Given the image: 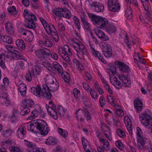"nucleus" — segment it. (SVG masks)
<instances>
[{
  "label": "nucleus",
  "mask_w": 152,
  "mask_h": 152,
  "mask_svg": "<svg viewBox=\"0 0 152 152\" xmlns=\"http://www.w3.org/2000/svg\"><path fill=\"white\" fill-rule=\"evenodd\" d=\"M66 111V109L64 108L61 106L59 105L57 107V114L59 117H63Z\"/></svg>",
  "instance_id": "obj_41"
},
{
  "label": "nucleus",
  "mask_w": 152,
  "mask_h": 152,
  "mask_svg": "<svg viewBox=\"0 0 152 152\" xmlns=\"http://www.w3.org/2000/svg\"><path fill=\"white\" fill-rule=\"evenodd\" d=\"M34 104V102L32 100L26 99L23 101L22 106L23 107L27 108L31 107Z\"/></svg>",
  "instance_id": "obj_34"
},
{
  "label": "nucleus",
  "mask_w": 152,
  "mask_h": 152,
  "mask_svg": "<svg viewBox=\"0 0 152 152\" xmlns=\"http://www.w3.org/2000/svg\"><path fill=\"white\" fill-rule=\"evenodd\" d=\"M115 64L119 67L122 72L128 73L130 71L129 68L124 62L117 61L115 62Z\"/></svg>",
  "instance_id": "obj_15"
},
{
  "label": "nucleus",
  "mask_w": 152,
  "mask_h": 152,
  "mask_svg": "<svg viewBox=\"0 0 152 152\" xmlns=\"http://www.w3.org/2000/svg\"><path fill=\"white\" fill-rule=\"evenodd\" d=\"M9 149L11 152H22L19 148L16 147H11Z\"/></svg>",
  "instance_id": "obj_63"
},
{
  "label": "nucleus",
  "mask_w": 152,
  "mask_h": 152,
  "mask_svg": "<svg viewBox=\"0 0 152 152\" xmlns=\"http://www.w3.org/2000/svg\"><path fill=\"white\" fill-rule=\"evenodd\" d=\"M58 51L59 54L65 61H63L62 63L64 66L66 68L67 66V64H69L70 62L69 56H72V55L70 48L67 45H65L63 47L58 48Z\"/></svg>",
  "instance_id": "obj_3"
},
{
  "label": "nucleus",
  "mask_w": 152,
  "mask_h": 152,
  "mask_svg": "<svg viewBox=\"0 0 152 152\" xmlns=\"http://www.w3.org/2000/svg\"><path fill=\"white\" fill-rule=\"evenodd\" d=\"M51 107L46 104V107L49 114L55 120H57L58 118L57 112L56 111V106L55 104H52Z\"/></svg>",
  "instance_id": "obj_10"
},
{
  "label": "nucleus",
  "mask_w": 152,
  "mask_h": 152,
  "mask_svg": "<svg viewBox=\"0 0 152 152\" xmlns=\"http://www.w3.org/2000/svg\"><path fill=\"white\" fill-rule=\"evenodd\" d=\"M61 15L60 16L61 17H63L67 19H69L71 17V15L70 14V11L69 10L66 9H62Z\"/></svg>",
  "instance_id": "obj_44"
},
{
  "label": "nucleus",
  "mask_w": 152,
  "mask_h": 152,
  "mask_svg": "<svg viewBox=\"0 0 152 152\" xmlns=\"http://www.w3.org/2000/svg\"><path fill=\"white\" fill-rule=\"evenodd\" d=\"M61 15L60 16L61 17H63L67 19H69L71 17V15L70 14V11L69 10L66 9H62Z\"/></svg>",
  "instance_id": "obj_43"
},
{
  "label": "nucleus",
  "mask_w": 152,
  "mask_h": 152,
  "mask_svg": "<svg viewBox=\"0 0 152 152\" xmlns=\"http://www.w3.org/2000/svg\"><path fill=\"white\" fill-rule=\"evenodd\" d=\"M34 126L36 129L39 131L41 134L44 136L47 135L48 133L49 129L46 123L42 120H37L35 121Z\"/></svg>",
  "instance_id": "obj_4"
},
{
  "label": "nucleus",
  "mask_w": 152,
  "mask_h": 152,
  "mask_svg": "<svg viewBox=\"0 0 152 152\" xmlns=\"http://www.w3.org/2000/svg\"><path fill=\"white\" fill-rule=\"evenodd\" d=\"M32 71H33V75H34V72L35 73L36 75H39L40 74V73L41 72L40 67L39 66H35V69L34 71L33 70Z\"/></svg>",
  "instance_id": "obj_62"
},
{
  "label": "nucleus",
  "mask_w": 152,
  "mask_h": 152,
  "mask_svg": "<svg viewBox=\"0 0 152 152\" xmlns=\"http://www.w3.org/2000/svg\"><path fill=\"white\" fill-rule=\"evenodd\" d=\"M139 117L142 124L146 127L151 128L152 126V117L148 114L145 113L139 114Z\"/></svg>",
  "instance_id": "obj_5"
},
{
  "label": "nucleus",
  "mask_w": 152,
  "mask_h": 152,
  "mask_svg": "<svg viewBox=\"0 0 152 152\" xmlns=\"http://www.w3.org/2000/svg\"><path fill=\"white\" fill-rule=\"evenodd\" d=\"M73 61L74 64H75L76 66V67L78 70H84V67L79 60L75 58L73 59Z\"/></svg>",
  "instance_id": "obj_45"
},
{
  "label": "nucleus",
  "mask_w": 152,
  "mask_h": 152,
  "mask_svg": "<svg viewBox=\"0 0 152 152\" xmlns=\"http://www.w3.org/2000/svg\"><path fill=\"white\" fill-rule=\"evenodd\" d=\"M15 44L18 48L19 50H24L26 48V45L24 41L21 39L16 40Z\"/></svg>",
  "instance_id": "obj_25"
},
{
  "label": "nucleus",
  "mask_w": 152,
  "mask_h": 152,
  "mask_svg": "<svg viewBox=\"0 0 152 152\" xmlns=\"http://www.w3.org/2000/svg\"><path fill=\"white\" fill-rule=\"evenodd\" d=\"M31 92L35 95L40 97L42 94V91L39 86L37 85L35 87H32L31 88Z\"/></svg>",
  "instance_id": "obj_19"
},
{
  "label": "nucleus",
  "mask_w": 152,
  "mask_h": 152,
  "mask_svg": "<svg viewBox=\"0 0 152 152\" xmlns=\"http://www.w3.org/2000/svg\"><path fill=\"white\" fill-rule=\"evenodd\" d=\"M110 79L111 83L117 88L120 89L122 87L121 82L114 75L110 76Z\"/></svg>",
  "instance_id": "obj_17"
},
{
  "label": "nucleus",
  "mask_w": 152,
  "mask_h": 152,
  "mask_svg": "<svg viewBox=\"0 0 152 152\" xmlns=\"http://www.w3.org/2000/svg\"><path fill=\"white\" fill-rule=\"evenodd\" d=\"M62 8H54L52 10L53 12L55 14L58 16L60 17L61 15V13L62 12Z\"/></svg>",
  "instance_id": "obj_55"
},
{
  "label": "nucleus",
  "mask_w": 152,
  "mask_h": 152,
  "mask_svg": "<svg viewBox=\"0 0 152 152\" xmlns=\"http://www.w3.org/2000/svg\"><path fill=\"white\" fill-rule=\"evenodd\" d=\"M73 94L76 100H79L80 96V91L76 88H74L73 90Z\"/></svg>",
  "instance_id": "obj_52"
},
{
  "label": "nucleus",
  "mask_w": 152,
  "mask_h": 152,
  "mask_svg": "<svg viewBox=\"0 0 152 152\" xmlns=\"http://www.w3.org/2000/svg\"><path fill=\"white\" fill-rule=\"evenodd\" d=\"M90 93L92 98L94 99H97L98 94H97L96 92L95 91L91 89Z\"/></svg>",
  "instance_id": "obj_64"
},
{
  "label": "nucleus",
  "mask_w": 152,
  "mask_h": 152,
  "mask_svg": "<svg viewBox=\"0 0 152 152\" xmlns=\"http://www.w3.org/2000/svg\"><path fill=\"white\" fill-rule=\"evenodd\" d=\"M23 108L21 111L20 114L23 115H25L27 114L30 112V110L29 108L23 107Z\"/></svg>",
  "instance_id": "obj_59"
},
{
  "label": "nucleus",
  "mask_w": 152,
  "mask_h": 152,
  "mask_svg": "<svg viewBox=\"0 0 152 152\" xmlns=\"http://www.w3.org/2000/svg\"><path fill=\"white\" fill-rule=\"evenodd\" d=\"M34 54L36 57L41 61H45L50 56V51L48 49L44 48L43 49L35 51Z\"/></svg>",
  "instance_id": "obj_7"
},
{
  "label": "nucleus",
  "mask_w": 152,
  "mask_h": 152,
  "mask_svg": "<svg viewBox=\"0 0 152 152\" xmlns=\"http://www.w3.org/2000/svg\"><path fill=\"white\" fill-rule=\"evenodd\" d=\"M5 28L8 34H13V27L10 23H7L5 24Z\"/></svg>",
  "instance_id": "obj_40"
},
{
  "label": "nucleus",
  "mask_w": 152,
  "mask_h": 152,
  "mask_svg": "<svg viewBox=\"0 0 152 152\" xmlns=\"http://www.w3.org/2000/svg\"><path fill=\"white\" fill-rule=\"evenodd\" d=\"M107 99L108 102L113 106L115 107V108L119 107V106L118 105L115 104V99L113 98V96L110 95H107Z\"/></svg>",
  "instance_id": "obj_42"
},
{
  "label": "nucleus",
  "mask_w": 152,
  "mask_h": 152,
  "mask_svg": "<svg viewBox=\"0 0 152 152\" xmlns=\"http://www.w3.org/2000/svg\"><path fill=\"white\" fill-rule=\"evenodd\" d=\"M95 33L98 37L104 40H107L109 38L107 36L105 35V34L101 30H97L96 31Z\"/></svg>",
  "instance_id": "obj_26"
},
{
  "label": "nucleus",
  "mask_w": 152,
  "mask_h": 152,
  "mask_svg": "<svg viewBox=\"0 0 152 152\" xmlns=\"http://www.w3.org/2000/svg\"><path fill=\"white\" fill-rule=\"evenodd\" d=\"M53 67L54 72H57L58 74L60 75L64 71H63L61 66L57 62H53Z\"/></svg>",
  "instance_id": "obj_23"
},
{
  "label": "nucleus",
  "mask_w": 152,
  "mask_h": 152,
  "mask_svg": "<svg viewBox=\"0 0 152 152\" xmlns=\"http://www.w3.org/2000/svg\"><path fill=\"white\" fill-rule=\"evenodd\" d=\"M45 143L48 145H55L57 143V141L56 139L50 136L48 137Z\"/></svg>",
  "instance_id": "obj_39"
},
{
  "label": "nucleus",
  "mask_w": 152,
  "mask_h": 152,
  "mask_svg": "<svg viewBox=\"0 0 152 152\" xmlns=\"http://www.w3.org/2000/svg\"><path fill=\"white\" fill-rule=\"evenodd\" d=\"M102 49V52L106 57H110L112 54V50L111 46L108 44H104Z\"/></svg>",
  "instance_id": "obj_11"
},
{
  "label": "nucleus",
  "mask_w": 152,
  "mask_h": 152,
  "mask_svg": "<svg viewBox=\"0 0 152 152\" xmlns=\"http://www.w3.org/2000/svg\"><path fill=\"white\" fill-rule=\"evenodd\" d=\"M110 33H113L116 31V29L115 26L112 25H107L104 29Z\"/></svg>",
  "instance_id": "obj_47"
},
{
  "label": "nucleus",
  "mask_w": 152,
  "mask_h": 152,
  "mask_svg": "<svg viewBox=\"0 0 152 152\" xmlns=\"http://www.w3.org/2000/svg\"><path fill=\"white\" fill-rule=\"evenodd\" d=\"M88 15L93 23L100 28L104 29L108 23V20L104 18L91 13Z\"/></svg>",
  "instance_id": "obj_1"
},
{
  "label": "nucleus",
  "mask_w": 152,
  "mask_h": 152,
  "mask_svg": "<svg viewBox=\"0 0 152 152\" xmlns=\"http://www.w3.org/2000/svg\"><path fill=\"white\" fill-rule=\"evenodd\" d=\"M35 121H34L33 122L30 124H28L27 127L28 129L31 132H34V131H36L35 130L36 129V127L34 126L35 124Z\"/></svg>",
  "instance_id": "obj_54"
},
{
  "label": "nucleus",
  "mask_w": 152,
  "mask_h": 152,
  "mask_svg": "<svg viewBox=\"0 0 152 152\" xmlns=\"http://www.w3.org/2000/svg\"><path fill=\"white\" fill-rule=\"evenodd\" d=\"M58 132L63 137L65 138L67 135V132L61 128H58Z\"/></svg>",
  "instance_id": "obj_56"
},
{
  "label": "nucleus",
  "mask_w": 152,
  "mask_h": 152,
  "mask_svg": "<svg viewBox=\"0 0 152 152\" xmlns=\"http://www.w3.org/2000/svg\"><path fill=\"white\" fill-rule=\"evenodd\" d=\"M125 122L126 126L129 132V134L130 135H132V126L130 120L129 118H128L127 120H126L125 118Z\"/></svg>",
  "instance_id": "obj_38"
},
{
  "label": "nucleus",
  "mask_w": 152,
  "mask_h": 152,
  "mask_svg": "<svg viewBox=\"0 0 152 152\" xmlns=\"http://www.w3.org/2000/svg\"><path fill=\"white\" fill-rule=\"evenodd\" d=\"M84 114V116L86 118L87 121H89L91 119V116L90 113L89 112L88 110L86 108H83L81 109Z\"/></svg>",
  "instance_id": "obj_48"
},
{
  "label": "nucleus",
  "mask_w": 152,
  "mask_h": 152,
  "mask_svg": "<svg viewBox=\"0 0 152 152\" xmlns=\"http://www.w3.org/2000/svg\"><path fill=\"white\" fill-rule=\"evenodd\" d=\"M91 7L94 8V11L97 12H102L104 9V5L99 2L94 1L91 4Z\"/></svg>",
  "instance_id": "obj_12"
},
{
  "label": "nucleus",
  "mask_w": 152,
  "mask_h": 152,
  "mask_svg": "<svg viewBox=\"0 0 152 152\" xmlns=\"http://www.w3.org/2000/svg\"><path fill=\"white\" fill-rule=\"evenodd\" d=\"M46 86H49L57 81L56 78L51 74L47 75L46 77Z\"/></svg>",
  "instance_id": "obj_27"
},
{
  "label": "nucleus",
  "mask_w": 152,
  "mask_h": 152,
  "mask_svg": "<svg viewBox=\"0 0 152 152\" xmlns=\"http://www.w3.org/2000/svg\"><path fill=\"white\" fill-rule=\"evenodd\" d=\"M80 19L86 30H88L90 29V24L88 22L85 15L82 14L80 16Z\"/></svg>",
  "instance_id": "obj_22"
},
{
  "label": "nucleus",
  "mask_w": 152,
  "mask_h": 152,
  "mask_svg": "<svg viewBox=\"0 0 152 152\" xmlns=\"http://www.w3.org/2000/svg\"><path fill=\"white\" fill-rule=\"evenodd\" d=\"M42 86V95L45 100H50L52 96V94L49 91L50 90L48 89L46 84H43Z\"/></svg>",
  "instance_id": "obj_14"
},
{
  "label": "nucleus",
  "mask_w": 152,
  "mask_h": 152,
  "mask_svg": "<svg viewBox=\"0 0 152 152\" xmlns=\"http://www.w3.org/2000/svg\"><path fill=\"white\" fill-rule=\"evenodd\" d=\"M18 90L21 95L23 97H24L26 92V85L23 83H20L19 86Z\"/></svg>",
  "instance_id": "obj_29"
},
{
  "label": "nucleus",
  "mask_w": 152,
  "mask_h": 152,
  "mask_svg": "<svg viewBox=\"0 0 152 152\" xmlns=\"http://www.w3.org/2000/svg\"><path fill=\"white\" fill-rule=\"evenodd\" d=\"M41 44L43 45L48 47L52 46V39L50 37L45 35L43 36V40L41 41Z\"/></svg>",
  "instance_id": "obj_16"
},
{
  "label": "nucleus",
  "mask_w": 152,
  "mask_h": 152,
  "mask_svg": "<svg viewBox=\"0 0 152 152\" xmlns=\"http://www.w3.org/2000/svg\"><path fill=\"white\" fill-rule=\"evenodd\" d=\"M60 75L66 83L69 82L70 77L69 75L66 72L64 71Z\"/></svg>",
  "instance_id": "obj_46"
},
{
  "label": "nucleus",
  "mask_w": 152,
  "mask_h": 152,
  "mask_svg": "<svg viewBox=\"0 0 152 152\" xmlns=\"http://www.w3.org/2000/svg\"><path fill=\"white\" fill-rule=\"evenodd\" d=\"M99 142L100 143H103V147L105 150L108 151L110 150V144L108 140L104 139H101V137H100Z\"/></svg>",
  "instance_id": "obj_30"
},
{
  "label": "nucleus",
  "mask_w": 152,
  "mask_h": 152,
  "mask_svg": "<svg viewBox=\"0 0 152 152\" xmlns=\"http://www.w3.org/2000/svg\"><path fill=\"white\" fill-rule=\"evenodd\" d=\"M134 107L137 112H138L142 109L143 104L140 100H135L134 102Z\"/></svg>",
  "instance_id": "obj_31"
},
{
  "label": "nucleus",
  "mask_w": 152,
  "mask_h": 152,
  "mask_svg": "<svg viewBox=\"0 0 152 152\" xmlns=\"http://www.w3.org/2000/svg\"><path fill=\"white\" fill-rule=\"evenodd\" d=\"M46 86L48 89L50 91H56L58 89L59 86V83L57 81H56L49 86Z\"/></svg>",
  "instance_id": "obj_36"
},
{
  "label": "nucleus",
  "mask_w": 152,
  "mask_h": 152,
  "mask_svg": "<svg viewBox=\"0 0 152 152\" xmlns=\"http://www.w3.org/2000/svg\"><path fill=\"white\" fill-rule=\"evenodd\" d=\"M37 20V18L35 20L31 19H26V23L24 25L28 28L32 29L35 28L36 27V25L34 21H36Z\"/></svg>",
  "instance_id": "obj_20"
},
{
  "label": "nucleus",
  "mask_w": 152,
  "mask_h": 152,
  "mask_svg": "<svg viewBox=\"0 0 152 152\" xmlns=\"http://www.w3.org/2000/svg\"><path fill=\"white\" fill-rule=\"evenodd\" d=\"M25 38L26 41L28 42H30L32 41L34 38L33 33L29 31L25 36Z\"/></svg>",
  "instance_id": "obj_50"
},
{
  "label": "nucleus",
  "mask_w": 152,
  "mask_h": 152,
  "mask_svg": "<svg viewBox=\"0 0 152 152\" xmlns=\"http://www.w3.org/2000/svg\"><path fill=\"white\" fill-rule=\"evenodd\" d=\"M25 144L30 149L28 152H45V149L44 148H37L35 144L32 142L24 140Z\"/></svg>",
  "instance_id": "obj_9"
},
{
  "label": "nucleus",
  "mask_w": 152,
  "mask_h": 152,
  "mask_svg": "<svg viewBox=\"0 0 152 152\" xmlns=\"http://www.w3.org/2000/svg\"><path fill=\"white\" fill-rule=\"evenodd\" d=\"M69 44L75 51V53L79 57H84L87 56V50L85 45L81 42H75L72 39Z\"/></svg>",
  "instance_id": "obj_2"
},
{
  "label": "nucleus",
  "mask_w": 152,
  "mask_h": 152,
  "mask_svg": "<svg viewBox=\"0 0 152 152\" xmlns=\"http://www.w3.org/2000/svg\"><path fill=\"white\" fill-rule=\"evenodd\" d=\"M26 128L23 125H21L19 127L18 131V135L20 138L23 139L26 136Z\"/></svg>",
  "instance_id": "obj_18"
},
{
  "label": "nucleus",
  "mask_w": 152,
  "mask_h": 152,
  "mask_svg": "<svg viewBox=\"0 0 152 152\" xmlns=\"http://www.w3.org/2000/svg\"><path fill=\"white\" fill-rule=\"evenodd\" d=\"M4 61V56L0 54V66L4 69L6 67Z\"/></svg>",
  "instance_id": "obj_58"
},
{
  "label": "nucleus",
  "mask_w": 152,
  "mask_h": 152,
  "mask_svg": "<svg viewBox=\"0 0 152 152\" xmlns=\"http://www.w3.org/2000/svg\"><path fill=\"white\" fill-rule=\"evenodd\" d=\"M21 52L19 51H16L13 53L12 55L13 57H15L16 58L18 59H23V57L20 55L21 54Z\"/></svg>",
  "instance_id": "obj_60"
},
{
  "label": "nucleus",
  "mask_w": 152,
  "mask_h": 152,
  "mask_svg": "<svg viewBox=\"0 0 152 152\" xmlns=\"http://www.w3.org/2000/svg\"><path fill=\"white\" fill-rule=\"evenodd\" d=\"M107 5L108 9L111 12H118L120 9L118 0H109Z\"/></svg>",
  "instance_id": "obj_8"
},
{
  "label": "nucleus",
  "mask_w": 152,
  "mask_h": 152,
  "mask_svg": "<svg viewBox=\"0 0 152 152\" xmlns=\"http://www.w3.org/2000/svg\"><path fill=\"white\" fill-rule=\"evenodd\" d=\"M13 132L12 130L10 129H9L6 130L3 132V134L5 137H8L11 135Z\"/></svg>",
  "instance_id": "obj_61"
},
{
  "label": "nucleus",
  "mask_w": 152,
  "mask_h": 152,
  "mask_svg": "<svg viewBox=\"0 0 152 152\" xmlns=\"http://www.w3.org/2000/svg\"><path fill=\"white\" fill-rule=\"evenodd\" d=\"M7 11L11 15H16L17 13L15 7L14 6L8 7L7 8Z\"/></svg>",
  "instance_id": "obj_51"
},
{
  "label": "nucleus",
  "mask_w": 152,
  "mask_h": 152,
  "mask_svg": "<svg viewBox=\"0 0 152 152\" xmlns=\"http://www.w3.org/2000/svg\"><path fill=\"white\" fill-rule=\"evenodd\" d=\"M118 77L121 81L123 83L125 84V86L129 87V84L131 83L129 78L123 75H118Z\"/></svg>",
  "instance_id": "obj_21"
},
{
  "label": "nucleus",
  "mask_w": 152,
  "mask_h": 152,
  "mask_svg": "<svg viewBox=\"0 0 152 152\" xmlns=\"http://www.w3.org/2000/svg\"><path fill=\"white\" fill-rule=\"evenodd\" d=\"M39 112H40L41 113V114H42V112L41 111V110H39V111L36 110L33 111L31 112V115L28 118V119L31 120L35 119L38 116V114L39 113ZM45 115V113H43V114H42V116L43 117H44Z\"/></svg>",
  "instance_id": "obj_28"
},
{
  "label": "nucleus",
  "mask_w": 152,
  "mask_h": 152,
  "mask_svg": "<svg viewBox=\"0 0 152 152\" xmlns=\"http://www.w3.org/2000/svg\"><path fill=\"white\" fill-rule=\"evenodd\" d=\"M125 15L128 18H131L132 15V12L130 7L127 8L125 11Z\"/></svg>",
  "instance_id": "obj_57"
},
{
  "label": "nucleus",
  "mask_w": 152,
  "mask_h": 152,
  "mask_svg": "<svg viewBox=\"0 0 152 152\" xmlns=\"http://www.w3.org/2000/svg\"><path fill=\"white\" fill-rule=\"evenodd\" d=\"M148 1H143L142 0V2L143 4V7L145 11V17L147 19V20L148 21H151L152 19L151 18V15L150 13L149 8L148 6Z\"/></svg>",
  "instance_id": "obj_13"
},
{
  "label": "nucleus",
  "mask_w": 152,
  "mask_h": 152,
  "mask_svg": "<svg viewBox=\"0 0 152 152\" xmlns=\"http://www.w3.org/2000/svg\"><path fill=\"white\" fill-rule=\"evenodd\" d=\"M72 19L74 21V24L79 30L80 28V20L79 19L75 16H74Z\"/></svg>",
  "instance_id": "obj_53"
},
{
  "label": "nucleus",
  "mask_w": 152,
  "mask_h": 152,
  "mask_svg": "<svg viewBox=\"0 0 152 152\" xmlns=\"http://www.w3.org/2000/svg\"><path fill=\"white\" fill-rule=\"evenodd\" d=\"M45 28L49 35H50L56 31L54 26L51 23L48 24Z\"/></svg>",
  "instance_id": "obj_32"
},
{
  "label": "nucleus",
  "mask_w": 152,
  "mask_h": 152,
  "mask_svg": "<svg viewBox=\"0 0 152 152\" xmlns=\"http://www.w3.org/2000/svg\"><path fill=\"white\" fill-rule=\"evenodd\" d=\"M0 39H1L4 42L6 43L11 44L13 42V40L11 37L9 36L3 35L0 33Z\"/></svg>",
  "instance_id": "obj_37"
},
{
  "label": "nucleus",
  "mask_w": 152,
  "mask_h": 152,
  "mask_svg": "<svg viewBox=\"0 0 152 152\" xmlns=\"http://www.w3.org/2000/svg\"><path fill=\"white\" fill-rule=\"evenodd\" d=\"M90 49L91 50L92 54L95 57H97L102 62H103L104 59L99 53L97 51H96L95 49L93 48L91 44L90 45Z\"/></svg>",
  "instance_id": "obj_33"
},
{
  "label": "nucleus",
  "mask_w": 152,
  "mask_h": 152,
  "mask_svg": "<svg viewBox=\"0 0 152 152\" xmlns=\"http://www.w3.org/2000/svg\"><path fill=\"white\" fill-rule=\"evenodd\" d=\"M137 129L138 147L140 149L142 150L144 149L145 148V145L148 142L149 140L146 138H143L142 136V132L140 127H137Z\"/></svg>",
  "instance_id": "obj_6"
},
{
  "label": "nucleus",
  "mask_w": 152,
  "mask_h": 152,
  "mask_svg": "<svg viewBox=\"0 0 152 152\" xmlns=\"http://www.w3.org/2000/svg\"><path fill=\"white\" fill-rule=\"evenodd\" d=\"M2 98L4 99V104L6 106H8L10 104V102L8 96L6 94H3Z\"/></svg>",
  "instance_id": "obj_49"
},
{
  "label": "nucleus",
  "mask_w": 152,
  "mask_h": 152,
  "mask_svg": "<svg viewBox=\"0 0 152 152\" xmlns=\"http://www.w3.org/2000/svg\"><path fill=\"white\" fill-rule=\"evenodd\" d=\"M16 63V66L20 69H23L27 63V60L25 58L21 59Z\"/></svg>",
  "instance_id": "obj_35"
},
{
  "label": "nucleus",
  "mask_w": 152,
  "mask_h": 152,
  "mask_svg": "<svg viewBox=\"0 0 152 152\" xmlns=\"http://www.w3.org/2000/svg\"><path fill=\"white\" fill-rule=\"evenodd\" d=\"M23 15L26 19H31L35 20L36 19V16L32 13L29 12L28 10L26 9L24 10Z\"/></svg>",
  "instance_id": "obj_24"
}]
</instances>
